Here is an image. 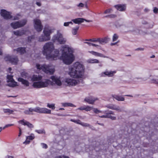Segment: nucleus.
I'll return each mask as SVG.
<instances>
[{
  "label": "nucleus",
  "mask_w": 158,
  "mask_h": 158,
  "mask_svg": "<svg viewBox=\"0 0 158 158\" xmlns=\"http://www.w3.org/2000/svg\"><path fill=\"white\" fill-rule=\"evenodd\" d=\"M36 68L37 69L42 70L44 72L47 74H52L55 72V69H50V66L45 64H44L41 66L39 64H36Z\"/></svg>",
  "instance_id": "nucleus-6"
},
{
  "label": "nucleus",
  "mask_w": 158,
  "mask_h": 158,
  "mask_svg": "<svg viewBox=\"0 0 158 158\" xmlns=\"http://www.w3.org/2000/svg\"><path fill=\"white\" fill-rule=\"evenodd\" d=\"M34 22V26L35 30L39 32L41 31L43 28V26L41 24L40 20L38 19H35Z\"/></svg>",
  "instance_id": "nucleus-11"
},
{
  "label": "nucleus",
  "mask_w": 158,
  "mask_h": 158,
  "mask_svg": "<svg viewBox=\"0 0 158 158\" xmlns=\"http://www.w3.org/2000/svg\"><path fill=\"white\" fill-rule=\"evenodd\" d=\"M92 46H93L96 47V46H98V45L96 44H93V43H92Z\"/></svg>",
  "instance_id": "nucleus-63"
},
{
  "label": "nucleus",
  "mask_w": 158,
  "mask_h": 158,
  "mask_svg": "<svg viewBox=\"0 0 158 158\" xmlns=\"http://www.w3.org/2000/svg\"><path fill=\"white\" fill-rule=\"evenodd\" d=\"M14 51H17V52L20 53L21 54H23L26 52V48L25 47H19L17 49H14Z\"/></svg>",
  "instance_id": "nucleus-22"
},
{
  "label": "nucleus",
  "mask_w": 158,
  "mask_h": 158,
  "mask_svg": "<svg viewBox=\"0 0 158 158\" xmlns=\"http://www.w3.org/2000/svg\"><path fill=\"white\" fill-rule=\"evenodd\" d=\"M34 112L43 114H51V110L45 108H41L36 107L34 109Z\"/></svg>",
  "instance_id": "nucleus-10"
},
{
  "label": "nucleus",
  "mask_w": 158,
  "mask_h": 158,
  "mask_svg": "<svg viewBox=\"0 0 158 158\" xmlns=\"http://www.w3.org/2000/svg\"><path fill=\"white\" fill-rule=\"evenodd\" d=\"M98 38H94L92 39H89V40H86L89 41L91 42H95L98 41Z\"/></svg>",
  "instance_id": "nucleus-44"
},
{
  "label": "nucleus",
  "mask_w": 158,
  "mask_h": 158,
  "mask_svg": "<svg viewBox=\"0 0 158 158\" xmlns=\"http://www.w3.org/2000/svg\"><path fill=\"white\" fill-rule=\"evenodd\" d=\"M87 62L89 63L94 64L98 63H99V61L98 60L94 59H90L87 60Z\"/></svg>",
  "instance_id": "nucleus-31"
},
{
  "label": "nucleus",
  "mask_w": 158,
  "mask_h": 158,
  "mask_svg": "<svg viewBox=\"0 0 158 158\" xmlns=\"http://www.w3.org/2000/svg\"><path fill=\"white\" fill-rule=\"evenodd\" d=\"M107 108L110 109L117 110L119 111H121V110L120 108L118 106H116L115 105L111 104L109 105L108 106Z\"/></svg>",
  "instance_id": "nucleus-20"
},
{
  "label": "nucleus",
  "mask_w": 158,
  "mask_h": 158,
  "mask_svg": "<svg viewBox=\"0 0 158 158\" xmlns=\"http://www.w3.org/2000/svg\"><path fill=\"white\" fill-rule=\"evenodd\" d=\"M4 112L6 113H8L11 114L13 112V111L9 109H6L4 110Z\"/></svg>",
  "instance_id": "nucleus-42"
},
{
  "label": "nucleus",
  "mask_w": 158,
  "mask_h": 158,
  "mask_svg": "<svg viewBox=\"0 0 158 158\" xmlns=\"http://www.w3.org/2000/svg\"><path fill=\"white\" fill-rule=\"evenodd\" d=\"M62 48V54L60 58L65 64L68 65L71 64L75 59L72 49L66 45L63 46Z\"/></svg>",
  "instance_id": "nucleus-3"
},
{
  "label": "nucleus",
  "mask_w": 158,
  "mask_h": 158,
  "mask_svg": "<svg viewBox=\"0 0 158 158\" xmlns=\"http://www.w3.org/2000/svg\"><path fill=\"white\" fill-rule=\"evenodd\" d=\"M36 4L37 5H38V6H40L41 5V4L40 2H36Z\"/></svg>",
  "instance_id": "nucleus-62"
},
{
  "label": "nucleus",
  "mask_w": 158,
  "mask_h": 158,
  "mask_svg": "<svg viewBox=\"0 0 158 158\" xmlns=\"http://www.w3.org/2000/svg\"><path fill=\"white\" fill-rule=\"evenodd\" d=\"M43 53L47 59H52L54 60H57L59 56L60 53L58 50H54L53 44L51 42L45 44L43 47Z\"/></svg>",
  "instance_id": "nucleus-2"
},
{
  "label": "nucleus",
  "mask_w": 158,
  "mask_h": 158,
  "mask_svg": "<svg viewBox=\"0 0 158 158\" xmlns=\"http://www.w3.org/2000/svg\"><path fill=\"white\" fill-rule=\"evenodd\" d=\"M22 134V131L21 129L20 128H19V133L18 135V136L20 137Z\"/></svg>",
  "instance_id": "nucleus-56"
},
{
  "label": "nucleus",
  "mask_w": 158,
  "mask_h": 158,
  "mask_svg": "<svg viewBox=\"0 0 158 158\" xmlns=\"http://www.w3.org/2000/svg\"><path fill=\"white\" fill-rule=\"evenodd\" d=\"M116 73V72L115 71H107L104 72L103 73L105 75L109 77H110L112 76L114 74Z\"/></svg>",
  "instance_id": "nucleus-27"
},
{
  "label": "nucleus",
  "mask_w": 158,
  "mask_h": 158,
  "mask_svg": "<svg viewBox=\"0 0 158 158\" xmlns=\"http://www.w3.org/2000/svg\"><path fill=\"white\" fill-rule=\"evenodd\" d=\"M47 106L52 109L54 110L55 109V104H50L49 103H48L47 105Z\"/></svg>",
  "instance_id": "nucleus-39"
},
{
  "label": "nucleus",
  "mask_w": 158,
  "mask_h": 158,
  "mask_svg": "<svg viewBox=\"0 0 158 158\" xmlns=\"http://www.w3.org/2000/svg\"><path fill=\"white\" fill-rule=\"evenodd\" d=\"M50 78L58 85L60 86L61 85V82L59 79L57 78L54 76H52Z\"/></svg>",
  "instance_id": "nucleus-18"
},
{
  "label": "nucleus",
  "mask_w": 158,
  "mask_h": 158,
  "mask_svg": "<svg viewBox=\"0 0 158 158\" xmlns=\"http://www.w3.org/2000/svg\"><path fill=\"white\" fill-rule=\"evenodd\" d=\"M106 114H114V113L113 111L110 110V111H109L108 112L106 113Z\"/></svg>",
  "instance_id": "nucleus-55"
},
{
  "label": "nucleus",
  "mask_w": 158,
  "mask_h": 158,
  "mask_svg": "<svg viewBox=\"0 0 158 158\" xmlns=\"http://www.w3.org/2000/svg\"><path fill=\"white\" fill-rule=\"evenodd\" d=\"M52 40L53 42H57L60 44H64L66 41V39L63 38L62 34L60 33L54 35Z\"/></svg>",
  "instance_id": "nucleus-7"
},
{
  "label": "nucleus",
  "mask_w": 158,
  "mask_h": 158,
  "mask_svg": "<svg viewBox=\"0 0 158 158\" xmlns=\"http://www.w3.org/2000/svg\"><path fill=\"white\" fill-rule=\"evenodd\" d=\"M84 21L87 22H91V21L90 20H88L85 19H84Z\"/></svg>",
  "instance_id": "nucleus-64"
},
{
  "label": "nucleus",
  "mask_w": 158,
  "mask_h": 158,
  "mask_svg": "<svg viewBox=\"0 0 158 158\" xmlns=\"http://www.w3.org/2000/svg\"><path fill=\"white\" fill-rule=\"evenodd\" d=\"M12 19L13 20H18L19 19V18L18 17L15 16Z\"/></svg>",
  "instance_id": "nucleus-58"
},
{
  "label": "nucleus",
  "mask_w": 158,
  "mask_h": 158,
  "mask_svg": "<svg viewBox=\"0 0 158 158\" xmlns=\"http://www.w3.org/2000/svg\"><path fill=\"white\" fill-rule=\"evenodd\" d=\"M70 121L72 122H73L75 123L80 124V125H81V123H82V122H81V121L79 119L75 120L74 119H71L70 120Z\"/></svg>",
  "instance_id": "nucleus-33"
},
{
  "label": "nucleus",
  "mask_w": 158,
  "mask_h": 158,
  "mask_svg": "<svg viewBox=\"0 0 158 158\" xmlns=\"http://www.w3.org/2000/svg\"><path fill=\"white\" fill-rule=\"evenodd\" d=\"M44 80V81H40L34 82L33 83L32 86L36 88H45L48 87L52 83V82L50 80L46 79Z\"/></svg>",
  "instance_id": "nucleus-4"
},
{
  "label": "nucleus",
  "mask_w": 158,
  "mask_h": 158,
  "mask_svg": "<svg viewBox=\"0 0 158 158\" xmlns=\"http://www.w3.org/2000/svg\"><path fill=\"white\" fill-rule=\"evenodd\" d=\"M106 115H102V116H99V117H100L101 118H107V114H106Z\"/></svg>",
  "instance_id": "nucleus-59"
},
{
  "label": "nucleus",
  "mask_w": 158,
  "mask_h": 158,
  "mask_svg": "<svg viewBox=\"0 0 158 158\" xmlns=\"http://www.w3.org/2000/svg\"><path fill=\"white\" fill-rule=\"evenodd\" d=\"M7 82H12L14 83L12 84L10 86L12 87H15L16 85V83L13 79V76L8 75L7 76Z\"/></svg>",
  "instance_id": "nucleus-17"
},
{
  "label": "nucleus",
  "mask_w": 158,
  "mask_h": 158,
  "mask_svg": "<svg viewBox=\"0 0 158 158\" xmlns=\"http://www.w3.org/2000/svg\"><path fill=\"white\" fill-rule=\"evenodd\" d=\"M6 158H14V156H11L8 155L6 156Z\"/></svg>",
  "instance_id": "nucleus-60"
},
{
  "label": "nucleus",
  "mask_w": 158,
  "mask_h": 158,
  "mask_svg": "<svg viewBox=\"0 0 158 158\" xmlns=\"http://www.w3.org/2000/svg\"><path fill=\"white\" fill-rule=\"evenodd\" d=\"M79 28V27L77 26L75 28H73V29L72 31V33L74 35H75L77 34V31L78 30Z\"/></svg>",
  "instance_id": "nucleus-34"
},
{
  "label": "nucleus",
  "mask_w": 158,
  "mask_h": 158,
  "mask_svg": "<svg viewBox=\"0 0 158 158\" xmlns=\"http://www.w3.org/2000/svg\"><path fill=\"white\" fill-rule=\"evenodd\" d=\"M89 52L96 56H99L100 57H104L103 54L93 51H89Z\"/></svg>",
  "instance_id": "nucleus-28"
},
{
  "label": "nucleus",
  "mask_w": 158,
  "mask_h": 158,
  "mask_svg": "<svg viewBox=\"0 0 158 158\" xmlns=\"http://www.w3.org/2000/svg\"><path fill=\"white\" fill-rule=\"evenodd\" d=\"M27 23V20L23 19L20 21H17L11 23L10 25L14 29H15L24 26Z\"/></svg>",
  "instance_id": "nucleus-8"
},
{
  "label": "nucleus",
  "mask_w": 158,
  "mask_h": 158,
  "mask_svg": "<svg viewBox=\"0 0 158 158\" xmlns=\"http://www.w3.org/2000/svg\"><path fill=\"white\" fill-rule=\"evenodd\" d=\"M136 50H144L143 48H137L136 49Z\"/></svg>",
  "instance_id": "nucleus-61"
},
{
  "label": "nucleus",
  "mask_w": 158,
  "mask_h": 158,
  "mask_svg": "<svg viewBox=\"0 0 158 158\" xmlns=\"http://www.w3.org/2000/svg\"><path fill=\"white\" fill-rule=\"evenodd\" d=\"M0 14L1 16L5 19H10L12 18V16L11 15V13L5 10H1Z\"/></svg>",
  "instance_id": "nucleus-12"
},
{
  "label": "nucleus",
  "mask_w": 158,
  "mask_h": 158,
  "mask_svg": "<svg viewBox=\"0 0 158 158\" xmlns=\"http://www.w3.org/2000/svg\"><path fill=\"white\" fill-rule=\"evenodd\" d=\"M35 131L40 134H45V132L44 130V129L42 130H36Z\"/></svg>",
  "instance_id": "nucleus-35"
},
{
  "label": "nucleus",
  "mask_w": 158,
  "mask_h": 158,
  "mask_svg": "<svg viewBox=\"0 0 158 158\" xmlns=\"http://www.w3.org/2000/svg\"><path fill=\"white\" fill-rule=\"evenodd\" d=\"M81 125L84 127H90V125L87 123H82Z\"/></svg>",
  "instance_id": "nucleus-45"
},
{
  "label": "nucleus",
  "mask_w": 158,
  "mask_h": 158,
  "mask_svg": "<svg viewBox=\"0 0 158 158\" xmlns=\"http://www.w3.org/2000/svg\"><path fill=\"white\" fill-rule=\"evenodd\" d=\"M112 97L116 99L118 101H124V98L122 96L116 95H112Z\"/></svg>",
  "instance_id": "nucleus-26"
},
{
  "label": "nucleus",
  "mask_w": 158,
  "mask_h": 158,
  "mask_svg": "<svg viewBox=\"0 0 158 158\" xmlns=\"http://www.w3.org/2000/svg\"><path fill=\"white\" fill-rule=\"evenodd\" d=\"M107 114V118H110L112 120H115L116 119L115 117L112 116L111 114Z\"/></svg>",
  "instance_id": "nucleus-41"
},
{
  "label": "nucleus",
  "mask_w": 158,
  "mask_h": 158,
  "mask_svg": "<svg viewBox=\"0 0 158 158\" xmlns=\"http://www.w3.org/2000/svg\"><path fill=\"white\" fill-rule=\"evenodd\" d=\"M77 6L79 7H83L84 6V4L82 3H80L77 5Z\"/></svg>",
  "instance_id": "nucleus-54"
},
{
  "label": "nucleus",
  "mask_w": 158,
  "mask_h": 158,
  "mask_svg": "<svg viewBox=\"0 0 158 158\" xmlns=\"http://www.w3.org/2000/svg\"><path fill=\"white\" fill-rule=\"evenodd\" d=\"M85 43L87 44L89 46H91L92 43L89 42H85Z\"/></svg>",
  "instance_id": "nucleus-57"
},
{
  "label": "nucleus",
  "mask_w": 158,
  "mask_h": 158,
  "mask_svg": "<svg viewBox=\"0 0 158 158\" xmlns=\"http://www.w3.org/2000/svg\"><path fill=\"white\" fill-rule=\"evenodd\" d=\"M92 108L93 107H90L88 106H84L78 108L77 109L81 110H85L86 111H90Z\"/></svg>",
  "instance_id": "nucleus-21"
},
{
  "label": "nucleus",
  "mask_w": 158,
  "mask_h": 158,
  "mask_svg": "<svg viewBox=\"0 0 158 158\" xmlns=\"http://www.w3.org/2000/svg\"><path fill=\"white\" fill-rule=\"evenodd\" d=\"M65 81L69 85H75L77 84V80L70 78L66 79Z\"/></svg>",
  "instance_id": "nucleus-13"
},
{
  "label": "nucleus",
  "mask_w": 158,
  "mask_h": 158,
  "mask_svg": "<svg viewBox=\"0 0 158 158\" xmlns=\"http://www.w3.org/2000/svg\"><path fill=\"white\" fill-rule=\"evenodd\" d=\"M35 38V36L32 35L31 36H28L27 38L28 41L29 42H30L32 40Z\"/></svg>",
  "instance_id": "nucleus-43"
},
{
  "label": "nucleus",
  "mask_w": 158,
  "mask_h": 158,
  "mask_svg": "<svg viewBox=\"0 0 158 158\" xmlns=\"http://www.w3.org/2000/svg\"><path fill=\"white\" fill-rule=\"evenodd\" d=\"M110 39L107 37H105L103 38H98V42L100 43H106L110 40Z\"/></svg>",
  "instance_id": "nucleus-23"
},
{
  "label": "nucleus",
  "mask_w": 158,
  "mask_h": 158,
  "mask_svg": "<svg viewBox=\"0 0 158 158\" xmlns=\"http://www.w3.org/2000/svg\"><path fill=\"white\" fill-rule=\"evenodd\" d=\"M35 138L34 136L32 135L28 136L27 137L24 143H26L27 144H29L30 142V140H32Z\"/></svg>",
  "instance_id": "nucleus-30"
},
{
  "label": "nucleus",
  "mask_w": 158,
  "mask_h": 158,
  "mask_svg": "<svg viewBox=\"0 0 158 158\" xmlns=\"http://www.w3.org/2000/svg\"><path fill=\"white\" fill-rule=\"evenodd\" d=\"M72 21L75 24H80L84 21V19L82 18H77L72 20Z\"/></svg>",
  "instance_id": "nucleus-24"
},
{
  "label": "nucleus",
  "mask_w": 158,
  "mask_h": 158,
  "mask_svg": "<svg viewBox=\"0 0 158 158\" xmlns=\"http://www.w3.org/2000/svg\"><path fill=\"white\" fill-rule=\"evenodd\" d=\"M19 31H14L13 32L14 34L17 36H18L19 35Z\"/></svg>",
  "instance_id": "nucleus-51"
},
{
  "label": "nucleus",
  "mask_w": 158,
  "mask_h": 158,
  "mask_svg": "<svg viewBox=\"0 0 158 158\" xmlns=\"http://www.w3.org/2000/svg\"><path fill=\"white\" fill-rule=\"evenodd\" d=\"M114 7L118 10L123 11L125 10L126 9V6L124 4H118L114 6Z\"/></svg>",
  "instance_id": "nucleus-15"
},
{
  "label": "nucleus",
  "mask_w": 158,
  "mask_h": 158,
  "mask_svg": "<svg viewBox=\"0 0 158 158\" xmlns=\"http://www.w3.org/2000/svg\"><path fill=\"white\" fill-rule=\"evenodd\" d=\"M118 35L116 34H114L113 35L112 41L113 42L116 41L118 38Z\"/></svg>",
  "instance_id": "nucleus-37"
},
{
  "label": "nucleus",
  "mask_w": 158,
  "mask_h": 158,
  "mask_svg": "<svg viewBox=\"0 0 158 158\" xmlns=\"http://www.w3.org/2000/svg\"><path fill=\"white\" fill-rule=\"evenodd\" d=\"M19 123L22 125H26L29 128H33V125L29 122L25 120L24 119L19 121Z\"/></svg>",
  "instance_id": "nucleus-16"
},
{
  "label": "nucleus",
  "mask_w": 158,
  "mask_h": 158,
  "mask_svg": "<svg viewBox=\"0 0 158 158\" xmlns=\"http://www.w3.org/2000/svg\"><path fill=\"white\" fill-rule=\"evenodd\" d=\"M34 111V109L31 108H29L28 110H26L24 111V113L26 114L33 115V112Z\"/></svg>",
  "instance_id": "nucleus-29"
},
{
  "label": "nucleus",
  "mask_w": 158,
  "mask_h": 158,
  "mask_svg": "<svg viewBox=\"0 0 158 158\" xmlns=\"http://www.w3.org/2000/svg\"><path fill=\"white\" fill-rule=\"evenodd\" d=\"M14 125L13 124H8L5 125V126L3 128V129H4L5 128L8 127H9Z\"/></svg>",
  "instance_id": "nucleus-49"
},
{
  "label": "nucleus",
  "mask_w": 158,
  "mask_h": 158,
  "mask_svg": "<svg viewBox=\"0 0 158 158\" xmlns=\"http://www.w3.org/2000/svg\"><path fill=\"white\" fill-rule=\"evenodd\" d=\"M42 79V77L41 75H33L32 77L31 80L33 81H41Z\"/></svg>",
  "instance_id": "nucleus-19"
},
{
  "label": "nucleus",
  "mask_w": 158,
  "mask_h": 158,
  "mask_svg": "<svg viewBox=\"0 0 158 158\" xmlns=\"http://www.w3.org/2000/svg\"><path fill=\"white\" fill-rule=\"evenodd\" d=\"M85 69L82 64L77 62L69 67V74L71 77L75 78H82L84 76Z\"/></svg>",
  "instance_id": "nucleus-1"
},
{
  "label": "nucleus",
  "mask_w": 158,
  "mask_h": 158,
  "mask_svg": "<svg viewBox=\"0 0 158 158\" xmlns=\"http://www.w3.org/2000/svg\"><path fill=\"white\" fill-rule=\"evenodd\" d=\"M113 11V10L112 9L109 8L106 9V10L104 12V13L105 14H106L108 13H110L111 12Z\"/></svg>",
  "instance_id": "nucleus-40"
},
{
  "label": "nucleus",
  "mask_w": 158,
  "mask_h": 158,
  "mask_svg": "<svg viewBox=\"0 0 158 158\" xmlns=\"http://www.w3.org/2000/svg\"><path fill=\"white\" fill-rule=\"evenodd\" d=\"M18 81L21 82L22 84L25 85L26 86H29V82L27 80H25L22 78H18Z\"/></svg>",
  "instance_id": "nucleus-25"
},
{
  "label": "nucleus",
  "mask_w": 158,
  "mask_h": 158,
  "mask_svg": "<svg viewBox=\"0 0 158 158\" xmlns=\"http://www.w3.org/2000/svg\"><path fill=\"white\" fill-rule=\"evenodd\" d=\"M26 31H25L24 30H22L21 31H19V34L18 36H21L22 35H24L26 34Z\"/></svg>",
  "instance_id": "nucleus-38"
},
{
  "label": "nucleus",
  "mask_w": 158,
  "mask_h": 158,
  "mask_svg": "<svg viewBox=\"0 0 158 158\" xmlns=\"http://www.w3.org/2000/svg\"><path fill=\"white\" fill-rule=\"evenodd\" d=\"M41 145L42 146V147L43 148L46 149L48 147L47 145L44 143H42Z\"/></svg>",
  "instance_id": "nucleus-48"
},
{
  "label": "nucleus",
  "mask_w": 158,
  "mask_h": 158,
  "mask_svg": "<svg viewBox=\"0 0 158 158\" xmlns=\"http://www.w3.org/2000/svg\"><path fill=\"white\" fill-rule=\"evenodd\" d=\"M62 105L64 107L70 106L73 107L76 106L74 105L71 103H62Z\"/></svg>",
  "instance_id": "nucleus-32"
},
{
  "label": "nucleus",
  "mask_w": 158,
  "mask_h": 158,
  "mask_svg": "<svg viewBox=\"0 0 158 158\" xmlns=\"http://www.w3.org/2000/svg\"><path fill=\"white\" fill-rule=\"evenodd\" d=\"M93 110L94 113L96 114H98L101 112V111L99 110L97 108H94Z\"/></svg>",
  "instance_id": "nucleus-46"
},
{
  "label": "nucleus",
  "mask_w": 158,
  "mask_h": 158,
  "mask_svg": "<svg viewBox=\"0 0 158 158\" xmlns=\"http://www.w3.org/2000/svg\"><path fill=\"white\" fill-rule=\"evenodd\" d=\"M156 79H153L151 80V83L156 84Z\"/></svg>",
  "instance_id": "nucleus-52"
},
{
  "label": "nucleus",
  "mask_w": 158,
  "mask_h": 158,
  "mask_svg": "<svg viewBox=\"0 0 158 158\" xmlns=\"http://www.w3.org/2000/svg\"><path fill=\"white\" fill-rule=\"evenodd\" d=\"M70 23H71L72 24H73V23L72 22H65L64 23V26H68L69 25Z\"/></svg>",
  "instance_id": "nucleus-47"
},
{
  "label": "nucleus",
  "mask_w": 158,
  "mask_h": 158,
  "mask_svg": "<svg viewBox=\"0 0 158 158\" xmlns=\"http://www.w3.org/2000/svg\"><path fill=\"white\" fill-rule=\"evenodd\" d=\"M6 61L9 62L13 64L16 65L19 61L17 56L7 55L4 58Z\"/></svg>",
  "instance_id": "nucleus-9"
},
{
  "label": "nucleus",
  "mask_w": 158,
  "mask_h": 158,
  "mask_svg": "<svg viewBox=\"0 0 158 158\" xmlns=\"http://www.w3.org/2000/svg\"><path fill=\"white\" fill-rule=\"evenodd\" d=\"M98 100L97 98H95L92 97H86L85 98L84 101L88 103L91 104H94L96 101Z\"/></svg>",
  "instance_id": "nucleus-14"
},
{
  "label": "nucleus",
  "mask_w": 158,
  "mask_h": 158,
  "mask_svg": "<svg viewBox=\"0 0 158 158\" xmlns=\"http://www.w3.org/2000/svg\"><path fill=\"white\" fill-rule=\"evenodd\" d=\"M52 30L48 28L45 27L43 31L44 35H42L39 38V41L40 42L46 41L50 40V34L52 33Z\"/></svg>",
  "instance_id": "nucleus-5"
},
{
  "label": "nucleus",
  "mask_w": 158,
  "mask_h": 158,
  "mask_svg": "<svg viewBox=\"0 0 158 158\" xmlns=\"http://www.w3.org/2000/svg\"><path fill=\"white\" fill-rule=\"evenodd\" d=\"M158 11V9L156 7H155L153 10L155 14H156L157 13Z\"/></svg>",
  "instance_id": "nucleus-50"
},
{
  "label": "nucleus",
  "mask_w": 158,
  "mask_h": 158,
  "mask_svg": "<svg viewBox=\"0 0 158 158\" xmlns=\"http://www.w3.org/2000/svg\"><path fill=\"white\" fill-rule=\"evenodd\" d=\"M116 17L117 15L115 14H111L105 16V17L110 18H114Z\"/></svg>",
  "instance_id": "nucleus-36"
},
{
  "label": "nucleus",
  "mask_w": 158,
  "mask_h": 158,
  "mask_svg": "<svg viewBox=\"0 0 158 158\" xmlns=\"http://www.w3.org/2000/svg\"><path fill=\"white\" fill-rule=\"evenodd\" d=\"M119 41H117V42H115V43H112L110 44V45L111 46H113V45H116V44H117L118 43V42H119Z\"/></svg>",
  "instance_id": "nucleus-53"
}]
</instances>
